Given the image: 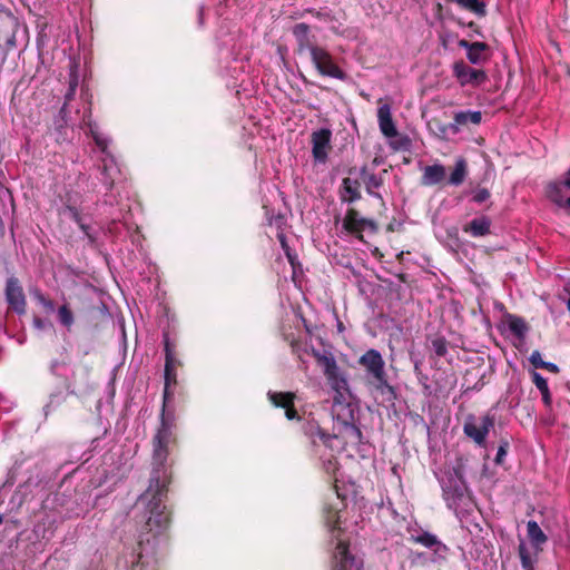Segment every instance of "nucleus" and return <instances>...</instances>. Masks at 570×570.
Segmentation results:
<instances>
[{
  "instance_id": "obj_1",
  "label": "nucleus",
  "mask_w": 570,
  "mask_h": 570,
  "mask_svg": "<svg viewBox=\"0 0 570 570\" xmlns=\"http://www.w3.org/2000/svg\"><path fill=\"white\" fill-rule=\"evenodd\" d=\"M169 483L170 474L164 471L161 475L159 470H157L151 473L150 483L145 493V495L149 498V517L146 521V528L149 532H154L155 534H160L166 531L170 523V512L163 503L167 498Z\"/></svg>"
},
{
  "instance_id": "obj_2",
  "label": "nucleus",
  "mask_w": 570,
  "mask_h": 570,
  "mask_svg": "<svg viewBox=\"0 0 570 570\" xmlns=\"http://www.w3.org/2000/svg\"><path fill=\"white\" fill-rule=\"evenodd\" d=\"M357 363L363 368V379L368 390L380 393L383 401L389 404H394L397 397L396 390L389 383L382 354L375 348H370L358 357Z\"/></svg>"
},
{
  "instance_id": "obj_3",
  "label": "nucleus",
  "mask_w": 570,
  "mask_h": 570,
  "mask_svg": "<svg viewBox=\"0 0 570 570\" xmlns=\"http://www.w3.org/2000/svg\"><path fill=\"white\" fill-rule=\"evenodd\" d=\"M469 175L468 161L463 157L455 159L453 167L450 168V175L446 178V168L442 164L428 165L422 170L420 178L421 186H461Z\"/></svg>"
},
{
  "instance_id": "obj_4",
  "label": "nucleus",
  "mask_w": 570,
  "mask_h": 570,
  "mask_svg": "<svg viewBox=\"0 0 570 570\" xmlns=\"http://www.w3.org/2000/svg\"><path fill=\"white\" fill-rule=\"evenodd\" d=\"M167 405L163 403L161 414H160V426L157 430L153 439V460L154 464L157 466L153 472L159 470V473L163 475L164 471L167 472L165 464L167 462L168 455L171 449L176 445V435L174 433L175 429V419L173 415L166 412Z\"/></svg>"
},
{
  "instance_id": "obj_5",
  "label": "nucleus",
  "mask_w": 570,
  "mask_h": 570,
  "mask_svg": "<svg viewBox=\"0 0 570 570\" xmlns=\"http://www.w3.org/2000/svg\"><path fill=\"white\" fill-rule=\"evenodd\" d=\"M311 354L317 365L323 368V373L331 387L337 393L346 392L348 390V383L345 374L338 367L334 355L331 352L322 353L314 347H311Z\"/></svg>"
},
{
  "instance_id": "obj_6",
  "label": "nucleus",
  "mask_w": 570,
  "mask_h": 570,
  "mask_svg": "<svg viewBox=\"0 0 570 570\" xmlns=\"http://www.w3.org/2000/svg\"><path fill=\"white\" fill-rule=\"evenodd\" d=\"M165 370L163 403L168 404L173 396L171 389L177 385V368L181 365L176 357L175 345L170 343L167 333L164 334Z\"/></svg>"
},
{
  "instance_id": "obj_7",
  "label": "nucleus",
  "mask_w": 570,
  "mask_h": 570,
  "mask_svg": "<svg viewBox=\"0 0 570 570\" xmlns=\"http://www.w3.org/2000/svg\"><path fill=\"white\" fill-rule=\"evenodd\" d=\"M466 459L459 458L452 472L449 473L446 480L442 483L443 497L446 501H460L468 489L464 478Z\"/></svg>"
},
{
  "instance_id": "obj_8",
  "label": "nucleus",
  "mask_w": 570,
  "mask_h": 570,
  "mask_svg": "<svg viewBox=\"0 0 570 570\" xmlns=\"http://www.w3.org/2000/svg\"><path fill=\"white\" fill-rule=\"evenodd\" d=\"M495 424L493 414L487 413L481 417L469 415L463 425L464 434L479 446H485L487 436Z\"/></svg>"
},
{
  "instance_id": "obj_9",
  "label": "nucleus",
  "mask_w": 570,
  "mask_h": 570,
  "mask_svg": "<svg viewBox=\"0 0 570 570\" xmlns=\"http://www.w3.org/2000/svg\"><path fill=\"white\" fill-rule=\"evenodd\" d=\"M311 59L321 76L335 78L342 81L347 80V73L340 68L333 56L325 48L321 47L320 49H314Z\"/></svg>"
},
{
  "instance_id": "obj_10",
  "label": "nucleus",
  "mask_w": 570,
  "mask_h": 570,
  "mask_svg": "<svg viewBox=\"0 0 570 570\" xmlns=\"http://www.w3.org/2000/svg\"><path fill=\"white\" fill-rule=\"evenodd\" d=\"M302 431L309 440L313 449H316L320 444L333 449V441L337 438L335 434H331L322 429L314 419L305 420L302 424Z\"/></svg>"
},
{
  "instance_id": "obj_11",
  "label": "nucleus",
  "mask_w": 570,
  "mask_h": 570,
  "mask_svg": "<svg viewBox=\"0 0 570 570\" xmlns=\"http://www.w3.org/2000/svg\"><path fill=\"white\" fill-rule=\"evenodd\" d=\"M4 295L6 301L11 309H13L19 315L26 313L27 299L19 278L11 276L7 279Z\"/></svg>"
},
{
  "instance_id": "obj_12",
  "label": "nucleus",
  "mask_w": 570,
  "mask_h": 570,
  "mask_svg": "<svg viewBox=\"0 0 570 570\" xmlns=\"http://www.w3.org/2000/svg\"><path fill=\"white\" fill-rule=\"evenodd\" d=\"M332 130L328 128H321L313 131L311 135L312 155L315 161L325 164L328 158V153L332 150Z\"/></svg>"
},
{
  "instance_id": "obj_13",
  "label": "nucleus",
  "mask_w": 570,
  "mask_h": 570,
  "mask_svg": "<svg viewBox=\"0 0 570 570\" xmlns=\"http://www.w3.org/2000/svg\"><path fill=\"white\" fill-rule=\"evenodd\" d=\"M453 75L461 86L472 85L476 87L488 80L484 70L471 68L462 60L454 62Z\"/></svg>"
},
{
  "instance_id": "obj_14",
  "label": "nucleus",
  "mask_w": 570,
  "mask_h": 570,
  "mask_svg": "<svg viewBox=\"0 0 570 570\" xmlns=\"http://www.w3.org/2000/svg\"><path fill=\"white\" fill-rule=\"evenodd\" d=\"M293 36L295 37L297 48L295 52L297 55H303L308 51L309 55H313L314 49H320L321 47L315 43V36L311 35V28L307 23L301 22L293 27L292 30Z\"/></svg>"
},
{
  "instance_id": "obj_15",
  "label": "nucleus",
  "mask_w": 570,
  "mask_h": 570,
  "mask_svg": "<svg viewBox=\"0 0 570 570\" xmlns=\"http://www.w3.org/2000/svg\"><path fill=\"white\" fill-rule=\"evenodd\" d=\"M336 570H362L363 561L351 554L348 544L340 541L335 549Z\"/></svg>"
},
{
  "instance_id": "obj_16",
  "label": "nucleus",
  "mask_w": 570,
  "mask_h": 570,
  "mask_svg": "<svg viewBox=\"0 0 570 570\" xmlns=\"http://www.w3.org/2000/svg\"><path fill=\"white\" fill-rule=\"evenodd\" d=\"M459 47L466 50V58L473 65H482L490 58L489 45L485 42H470L468 40H460Z\"/></svg>"
},
{
  "instance_id": "obj_17",
  "label": "nucleus",
  "mask_w": 570,
  "mask_h": 570,
  "mask_svg": "<svg viewBox=\"0 0 570 570\" xmlns=\"http://www.w3.org/2000/svg\"><path fill=\"white\" fill-rule=\"evenodd\" d=\"M546 194L559 207L570 208V185H567V177L562 181L550 183L546 188Z\"/></svg>"
},
{
  "instance_id": "obj_18",
  "label": "nucleus",
  "mask_w": 570,
  "mask_h": 570,
  "mask_svg": "<svg viewBox=\"0 0 570 570\" xmlns=\"http://www.w3.org/2000/svg\"><path fill=\"white\" fill-rule=\"evenodd\" d=\"M482 120L481 111H458L453 116V122L449 124L450 131L458 134L461 127L468 126L469 124L479 125Z\"/></svg>"
},
{
  "instance_id": "obj_19",
  "label": "nucleus",
  "mask_w": 570,
  "mask_h": 570,
  "mask_svg": "<svg viewBox=\"0 0 570 570\" xmlns=\"http://www.w3.org/2000/svg\"><path fill=\"white\" fill-rule=\"evenodd\" d=\"M491 218L483 215L465 224L462 230L472 237H483L491 234Z\"/></svg>"
},
{
  "instance_id": "obj_20",
  "label": "nucleus",
  "mask_w": 570,
  "mask_h": 570,
  "mask_svg": "<svg viewBox=\"0 0 570 570\" xmlns=\"http://www.w3.org/2000/svg\"><path fill=\"white\" fill-rule=\"evenodd\" d=\"M61 213L69 214L70 218L79 226V228L86 235L90 244H94L96 242V237L90 233V226L83 222L79 209L71 204V197L69 195H67V199L65 202V206Z\"/></svg>"
},
{
  "instance_id": "obj_21",
  "label": "nucleus",
  "mask_w": 570,
  "mask_h": 570,
  "mask_svg": "<svg viewBox=\"0 0 570 570\" xmlns=\"http://www.w3.org/2000/svg\"><path fill=\"white\" fill-rule=\"evenodd\" d=\"M362 219L363 217H360L355 208H348L343 219V228L347 233L355 235L360 240H363Z\"/></svg>"
},
{
  "instance_id": "obj_22",
  "label": "nucleus",
  "mask_w": 570,
  "mask_h": 570,
  "mask_svg": "<svg viewBox=\"0 0 570 570\" xmlns=\"http://www.w3.org/2000/svg\"><path fill=\"white\" fill-rule=\"evenodd\" d=\"M100 171V181L107 187V189H111L115 184L116 175L119 174V169L116 166V163L112 157L104 158L101 160V165L98 166Z\"/></svg>"
},
{
  "instance_id": "obj_23",
  "label": "nucleus",
  "mask_w": 570,
  "mask_h": 570,
  "mask_svg": "<svg viewBox=\"0 0 570 570\" xmlns=\"http://www.w3.org/2000/svg\"><path fill=\"white\" fill-rule=\"evenodd\" d=\"M379 117V126L382 131V134L387 138H393L397 135V129L394 125L390 107L389 106H382L379 108L377 112Z\"/></svg>"
},
{
  "instance_id": "obj_24",
  "label": "nucleus",
  "mask_w": 570,
  "mask_h": 570,
  "mask_svg": "<svg viewBox=\"0 0 570 570\" xmlns=\"http://www.w3.org/2000/svg\"><path fill=\"white\" fill-rule=\"evenodd\" d=\"M361 183L358 179L345 177L341 186V199L346 203H354L361 199Z\"/></svg>"
},
{
  "instance_id": "obj_25",
  "label": "nucleus",
  "mask_w": 570,
  "mask_h": 570,
  "mask_svg": "<svg viewBox=\"0 0 570 570\" xmlns=\"http://www.w3.org/2000/svg\"><path fill=\"white\" fill-rule=\"evenodd\" d=\"M285 340L288 342L292 353L297 356L301 363L299 367L302 370H306L307 364L304 360V354H311V347L313 346L308 345L306 342H302L299 338H296L293 335H286Z\"/></svg>"
},
{
  "instance_id": "obj_26",
  "label": "nucleus",
  "mask_w": 570,
  "mask_h": 570,
  "mask_svg": "<svg viewBox=\"0 0 570 570\" xmlns=\"http://www.w3.org/2000/svg\"><path fill=\"white\" fill-rule=\"evenodd\" d=\"M417 381L419 383L422 385V389H423V393L425 395H431L432 393H439V392H442L444 389L446 387H453L455 385V377H454V374H451L450 376H446V382L445 384L441 385L438 381H436V385L438 387H435L434 390H432L431 385L428 383L429 381V377L426 374H423L422 372H417Z\"/></svg>"
},
{
  "instance_id": "obj_27",
  "label": "nucleus",
  "mask_w": 570,
  "mask_h": 570,
  "mask_svg": "<svg viewBox=\"0 0 570 570\" xmlns=\"http://www.w3.org/2000/svg\"><path fill=\"white\" fill-rule=\"evenodd\" d=\"M360 177L365 185L366 191L374 197L381 198V195L374 193L373 189H377L382 186V178L375 175L374 173H370L366 166H363L361 168Z\"/></svg>"
},
{
  "instance_id": "obj_28",
  "label": "nucleus",
  "mask_w": 570,
  "mask_h": 570,
  "mask_svg": "<svg viewBox=\"0 0 570 570\" xmlns=\"http://www.w3.org/2000/svg\"><path fill=\"white\" fill-rule=\"evenodd\" d=\"M268 401L275 406L279 409H286L292 405L296 400V394L294 392H274L269 391L267 393Z\"/></svg>"
},
{
  "instance_id": "obj_29",
  "label": "nucleus",
  "mask_w": 570,
  "mask_h": 570,
  "mask_svg": "<svg viewBox=\"0 0 570 570\" xmlns=\"http://www.w3.org/2000/svg\"><path fill=\"white\" fill-rule=\"evenodd\" d=\"M456 3L461 9L470 11L475 16L483 18L488 14L487 4L481 0H448Z\"/></svg>"
},
{
  "instance_id": "obj_30",
  "label": "nucleus",
  "mask_w": 570,
  "mask_h": 570,
  "mask_svg": "<svg viewBox=\"0 0 570 570\" xmlns=\"http://www.w3.org/2000/svg\"><path fill=\"white\" fill-rule=\"evenodd\" d=\"M528 530V537L531 541V543L538 549L542 550L541 546L544 544L548 541V537L544 534V532L541 530L539 524L531 520L527 524Z\"/></svg>"
},
{
  "instance_id": "obj_31",
  "label": "nucleus",
  "mask_w": 570,
  "mask_h": 570,
  "mask_svg": "<svg viewBox=\"0 0 570 570\" xmlns=\"http://www.w3.org/2000/svg\"><path fill=\"white\" fill-rule=\"evenodd\" d=\"M410 541H412L414 543H419L429 549H433L435 547V544H439L438 537L428 531H422L419 534H412L410 537Z\"/></svg>"
},
{
  "instance_id": "obj_32",
  "label": "nucleus",
  "mask_w": 570,
  "mask_h": 570,
  "mask_svg": "<svg viewBox=\"0 0 570 570\" xmlns=\"http://www.w3.org/2000/svg\"><path fill=\"white\" fill-rule=\"evenodd\" d=\"M325 512V522L328 529L332 532H335L336 530L340 531V513L338 510L335 508L328 505L324 509Z\"/></svg>"
},
{
  "instance_id": "obj_33",
  "label": "nucleus",
  "mask_w": 570,
  "mask_h": 570,
  "mask_svg": "<svg viewBox=\"0 0 570 570\" xmlns=\"http://www.w3.org/2000/svg\"><path fill=\"white\" fill-rule=\"evenodd\" d=\"M58 320H59V323L65 326L67 330H70L71 326L73 325L75 323V317H73V313L69 306V304H62L59 308H58Z\"/></svg>"
},
{
  "instance_id": "obj_34",
  "label": "nucleus",
  "mask_w": 570,
  "mask_h": 570,
  "mask_svg": "<svg viewBox=\"0 0 570 570\" xmlns=\"http://www.w3.org/2000/svg\"><path fill=\"white\" fill-rule=\"evenodd\" d=\"M509 330L518 337L523 338L529 330L525 321L521 317H512L509 321Z\"/></svg>"
},
{
  "instance_id": "obj_35",
  "label": "nucleus",
  "mask_w": 570,
  "mask_h": 570,
  "mask_svg": "<svg viewBox=\"0 0 570 570\" xmlns=\"http://www.w3.org/2000/svg\"><path fill=\"white\" fill-rule=\"evenodd\" d=\"M344 434H345L346 439L354 444L362 442V439H363L362 431L354 423H348V422L344 423Z\"/></svg>"
},
{
  "instance_id": "obj_36",
  "label": "nucleus",
  "mask_w": 570,
  "mask_h": 570,
  "mask_svg": "<svg viewBox=\"0 0 570 570\" xmlns=\"http://www.w3.org/2000/svg\"><path fill=\"white\" fill-rule=\"evenodd\" d=\"M518 553L520 557L521 566L524 570L534 569V560L524 543L519 544Z\"/></svg>"
},
{
  "instance_id": "obj_37",
  "label": "nucleus",
  "mask_w": 570,
  "mask_h": 570,
  "mask_svg": "<svg viewBox=\"0 0 570 570\" xmlns=\"http://www.w3.org/2000/svg\"><path fill=\"white\" fill-rule=\"evenodd\" d=\"M78 85H79L78 75L76 72H71L69 76V87H68L67 92L65 94L66 104H69L70 101H72L75 99Z\"/></svg>"
},
{
  "instance_id": "obj_38",
  "label": "nucleus",
  "mask_w": 570,
  "mask_h": 570,
  "mask_svg": "<svg viewBox=\"0 0 570 570\" xmlns=\"http://www.w3.org/2000/svg\"><path fill=\"white\" fill-rule=\"evenodd\" d=\"M432 348L436 356L443 357L448 353V341L443 336L432 340Z\"/></svg>"
},
{
  "instance_id": "obj_39",
  "label": "nucleus",
  "mask_w": 570,
  "mask_h": 570,
  "mask_svg": "<svg viewBox=\"0 0 570 570\" xmlns=\"http://www.w3.org/2000/svg\"><path fill=\"white\" fill-rule=\"evenodd\" d=\"M491 197V193L485 187H476L472 190V202L475 204H482L489 200Z\"/></svg>"
},
{
  "instance_id": "obj_40",
  "label": "nucleus",
  "mask_w": 570,
  "mask_h": 570,
  "mask_svg": "<svg viewBox=\"0 0 570 570\" xmlns=\"http://www.w3.org/2000/svg\"><path fill=\"white\" fill-rule=\"evenodd\" d=\"M510 448V443L507 439H501L500 444L498 448V452L494 459L495 464L501 465L504 462V458L508 453V450Z\"/></svg>"
},
{
  "instance_id": "obj_41",
  "label": "nucleus",
  "mask_w": 570,
  "mask_h": 570,
  "mask_svg": "<svg viewBox=\"0 0 570 570\" xmlns=\"http://www.w3.org/2000/svg\"><path fill=\"white\" fill-rule=\"evenodd\" d=\"M90 132H91V136L96 142V145L98 146V148L104 153V154H107V149H108V139L104 136H101L96 129H94L92 127H90Z\"/></svg>"
},
{
  "instance_id": "obj_42",
  "label": "nucleus",
  "mask_w": 570,
  "mask_h": 570,
  "mask_svg": "<svg viewBox=\"0 0 570 570\" xmlns=\"http://www.w3.org/2000/svg\"><path fill=\"white\" fill-rule=\"evenodd\" d=\"M33 296L37 299V302L43 306L46 311L52 312L55 309L53 301L45 296L40 291H36Z\"/></svg>"
},
{
  "instance_id": "obj_43",
  "label": "nucleus",
  "mask_w": 570,
  "mask_h": 570,
  "mask_svg": "<svg viewBox=\"0 0 570 570\" xmlns=\"http://www.w3.org/2000/svg\"><path fill=\"white\" fill-rule=\"evenodd\" d=\"M277 239H278L283 250L285 252V255L287 256L288 261L291 263H293V256L291 253V247L287 243V237L282 230L277 234Z\"/></svg>"
},
{
  "instance_id": "obj_44",
  "label": "nucleus",
  "mask_w": 570,
  "mask_h": 570,
  "mask_svg": "<svg viewBox=\"0 0 570 570\" xmlns=\"http://www.w3.org/2000/svg\"><path fill=\"white\" fill-rule=\"evenodd\" d=\"M532 382L539 391H543L549 387L547 380L538 372H532Z\"/></svg>"
},
{
  "instance_id": "obj_45",
  "label": "nucleus",
  "mask_w": 570,
  "mask_h": 570,
  "mask_svg": "<svg viewBox=\"0 0 570 570\" xmlns=\"http://www.w3.org/2000/svg\"><path fill=\"white\" fill-rule=\"evenodd\" d=\"M529 361L535 368L543 367L544 361L542 360L541 353L539 351H533L529 357Z\"/></svg>"
},
{
  "instance_id": "obj_46",
  "label": "nucleus",
  "mask_w": 570,
  "mask_h": 570,
  "mask_svg": "<svg viewBox=\"0 0 570 570\" xmlns=\"http://www.w3.org/2000/svg\"><path fill=\"white\" fill-rule=\"evenodd\" d=\"M433 551H434V554L442 558V559H445L446 558V554L449 553L450 549L446 544L442 543L440 540H439V544H435V547L433 548Z\"/></svg>"
},
{
  "instance_id": "obj_47",
  "label": "nucleus",
  "mask_w": 570,
  "mask_h": 570,
  "mask_svg": "<svg viewBox=\"0 0 570 570\" xmlns=\"http://www.w3.org/2000/svg\"><path fill=\"white\" fill-rule=\"evenodd\" d=\"M285 416L289 421L301 420V416L298 415V412L295 407V402L292 405H289V407L285 409Z\"/></svg>"
},
{
  "instance_id": "obj_48",
  "label": "nucleus",
  "mask_w": 570,
  "mask_h": 570,
  "mask_svg": "<svg viewBox=\"0 0 570 570\" xmlns=\"http://www.w3.org/2000/svg\"><path fill=\"white\" fill-rule=\"evenodd\" d=\"M362 228H363V232L368 229L372 233H376L379 229V226L374 220L368 219V218H363L362 219Z\"/></svg>"
},
{
  "instance_id": "obj_49",
  "label": "nucleus",
  "mask_w": 570,
  "mask_h": 570,
  "mask_svg": "<svg viewBox=\"0 0 570 570\" xmlns=\"http://www.w3.org/2000/svg\"><path fill=\"white\" fill-rule=\"evenodd\" d=\"M540 393H541L542 401H543L544 405L550 406L552 403V396H551L549 387L547 390L540 391Z\"/></svg>"
},
{
  "instance_id": "obj_50",
  "label": "nucleus",
  "mask_w": 570,
  "mask_h": 570,
  "mask_svg": "<svg viewBox=\"0 0 570 570\" xmlns=\"http://www.w3.org/2000/svg\"><path fill=\"white\" fill-rule=\"evenodd\" d=\"M433 122L438 126V131L440 137H444L446 131L450 130L449 125H443L439 121L433 120Z\"/></svg>"
},
{
  "instance_id": "obj_51",
  "label": "nucleus",
  "mask_w": 570,
  "mask_h": 570,
  "mask_svg": "<svg viewBox=\"0 0 570 570\" xmlns=\"http://www.w3.org/2000/svg\"><path fill=\"white\" fill-rule=\"evenodd\" d=\"M32 324H33V327L37 328V330H43L46 327V322L38 317V316H35L33 320H32Z\"/></svg>"
},
{
  "instance_id": "obj_52",
  "label": "nucleus",
  "mask_w": 570,
  "mask_h": 570,
  "mask_svg": "<svg viewBox=\"0 0 570 570\" xmlns=\"http://www.w3.org/2000/svg\"><path fill=\"white\" fill-rule=\"evenodd\" d=\"M542 368L547 370V371H549L551 373H558L559 372V367H558L557 364L550 363V362H546V361H544V364H543Z\"/></svg>"
},
{
  "instance_id": "obj_53",
  "label": "nucleus",
  "mask_w": 570,
  "mask_h": 570,
  "mask_svg": "<svg viewBox=\"0 0 570 570\" xmlns=\"http://www.w3.org/2000/svg\"><path fill=\"white\" fill-rule=\"evenodd\" d=\"M305 11L311 13V14H313L317 19H324L325 20L328 17V14L322 13V12L316 11L314 9H306Z\"/></svg>"
},
{
  "instance_id": "obj_54",
  "label": "nucleus",
  "mask_w": 570,
  "mask_h": 570,
  "mask_svg": "<svg viewBox=\"0 0 570 570\" xmlns=\"http://www.w3.org/2000/svg\"><path fill=\"white\" fill-rule=\"evenodd\" d=\"M7 46L9 49L13 48L16 46V35L12 32L6 40Z\"/></svg>"
},
{
  "instance_id": "obj_55",
  "label": "nucleus",
  "mask_w": 570,
  "mask_h": 570,
  "mask_svg": "<svg viewBox=\"0 0 570 570\" xmlns=\"http://www.w3.org/2000/svg\"><path fill=\"white\" fill-rule=\"evenodd\" d=\"M275 224L277 225L278 229H282V225L284 224V216L278 215L274 218Z\"/></svg>"
},
{
  "instance_id": "obj_56",
  "label": "nucleus",
  "mask_w": 570,
  "mask_h": 570,
  "mask_svg": "<svg viewBox=\"0 0 570 570\" xmlns=\"http://www.w3.org/2000/svg\"><path fill=\"white\" fill-rule=\"evenodd\" d=\"M68 105H69V104H66V101H65V102H63V105H62V107H61V108H60V110H59V115H60L62 118H65V117H66V115H67V112H68V110H67Z\"/></svg>"
},
{
  "instance_id": "obj_57",
  "label": "nucleus",
  "mask_w": 570,
  "mask_h": 570,
  "mask_svg": "<svg viewBox=\"0 0 570 570\" xmlns=\"http://www.w3.org/2000/svg\"><path fill=\"white\" fill-rule=\"evenodd\" d=\"M386 230H387V232H394V230H395L394 224H393V223H390V224L386 226Z\"/></svg>"
},
{
  "instance_id": "obj_58",
  "label": "nucleus",
  "mask_w": 570,
  "mask_h": 570,
  "mask_svg": "<svg viewBox=\"0 0 570 570\" xmlns=\"http://www.w3.org/2000/svg\"><path fill=\"white\" fill-rule=\"evenodd\" d=\"M566 175H567V185H570V167Z\"/></svg>"
},
{
  "instance_id": "obj_59",
  "label": "nucleus",
  "mask_w": 570,
  "mask_h": 570,
  "mask_svg": "<svg viewBox=\"0 0 570 570\" xmlns=\"http://www.w3.org/2000/svg\"><path fill=\"white\" fill-rule=\"evenodd\" d=\"M468 27L471 29H474V28H476V23L471 21V22H469Z\"/></svg>"
},
{
  "instance_id": "obj_60",
  "label": "nucleus",
  "mask_w": 570,
  "mask_h": 570,
  "mask_svg": "<svg viewBox=\"0 0 570 570\" xmlns=\"http://www.w3.org/2000/svg\"><path fill=\"white\" fill-rule=\"evenodd\" d=\"M337 328H338L340 332H342L344 330V325H343L342 322H338Z\"/></svg>"
},
{
  "instance_id": "obj_61",
  "label": "nucleus",
  "mask_w": 570,
  "mask_h": 570,
  "mask_svg": "<svg viewBox=\"0 0 570 570\" xmlns=\"http://www.w3.org/2000/svg\"><path fill=\"white\" fill-rule=\"evenodd\" d=\"M567 308H568V311L570 312V298H569V299H568V302H567Z\"/></svg>"
},
{
  "instance_id": "obj_62",
  "label": "nucleus",
  "mask_w": 570,
  "mask_h": 570,
  "mask_svg": "<svg viewBox=\"0 0 570 570\" xmlns=\"http://www.w3.org/2000/svg\"><path fill=\"white\" fill-rule=\"evenodd\" d=\"M11 24L12 27H17V22L13 19H11Z\"/></svg>"
},
{
  "instance_id": "obj_63",
  "label": "nucleus",
  "mask_w": 570,
  "mask_h": 570,
  "mask_svg": "<svg viewBox=\"0 0 570 570\" xmlns=\"http://www.w3.org/2000/svg\"><path fill=\"white\" fill-rule=\"evenodd\" d=\"M402 256H403V252H401V253L397 255V258L400 259Z\"/></svg>"
},
{
  "instance_id": "obj_64",
  "label": "nucleus",
  "mask_w": 570,
  "mask_h": 570,
  "mask_svg": "<svg viewBox=\"0 0 570 570\" xmlns=\"http://www.w3.org/2000/svg\"><path fill=\"white\" fill-rule=\"evenodd\" d=\"M3 519H2V515H0V524L2 523Z\"/></svg>"
}]
</instances>
